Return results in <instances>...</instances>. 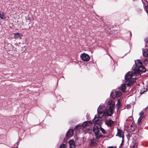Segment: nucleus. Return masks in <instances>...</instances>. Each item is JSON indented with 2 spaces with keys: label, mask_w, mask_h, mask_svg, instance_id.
I'll return each mask as SVG.
<instances>
[{
  "label": "nucleus",
  "mask_w": 148,
  "mask_h": 148,
  "mask_svg": "<svg viewBox=\"0 0 148 148\" xmlns=\"http://www.w3.org/2000/svg\"><path fill=\"white\" fill-rule=\"evenodd\" d=\"M14 38L15 39H21L23 36L22 34L19 33H14Z\"/></svg>",
  "instance_id": "8"
},
{
  "label": "nucleus",
  "mask_w": 148,
  "mask_h": 148,
  "mask_svg": "<svg viewBox=\"0 0 148 148\" xmlns=\"http://www.w3.org/2000/svg\"><path fill=\"white\" fill-rule=\"evenodd\" d=\"M136 66L134 65L132 68V70H134V72L133 73V76L134 75V73H139L138 69H136V66L139 68H142V64L140 60H138L135 62Z\"/></svg>",
  "instance_id": "2"
},
{
  "label": "nucleus",
  "mask_w": 148,
  "mask_h": 148,
  "mask_svg": "<svg viewBox=\"0 0 148 148\" xmlns=\"http://www.w3.org/2000/svg\"><path fill=\"white\" fill-rule=\"evenodd\" d=\"M110 96L113 98H116V92L114 90H112L110 94Z\"/></svg>",
  "instance_id": "17"
},
{
  "label": "nucleus",
  "mask_w": 148,
  "mask_h": 148,
  "mask_svg": "<svg viewBox=\"0 0 148 148\" xmlns=\"http://www.w3.org/2000/svg\"><path fill=\"white\" fill-rule=\"evenodd\" d=\"M128 135H127V137H128Z\"/></svg>",
  "instance_id": "37"
},
{
  "label": "nucleus",
  "mask_w": 148,
  "mask_h": 148,
  "mask_svg": "<svg viewBox=\"0 0 148 148\" xmlns=\"http://www.w3.org/2000/svg\"><path fill=\"white\" fill-rule=\"evenodd\" d=\"M143 55L145 57H148V50L147 49H143Z\"/></svg>",
  "instance_id": "18"
},
{
  "label": "nucleus",
  "mask_w": 148,
  "mask_h": 148,
  "mask_svg": "<svg viewBox=\"0 0 148 148\" xmlns=\"http://www.w3.org/2000/svg\"><path fill=\"white\" fill-rule=\"evenodd\" d=\"M123 143H121V144L120 145V147H121V146H122V145H123Z\"/></svg>",
  "instance_id": "34"
},
{
  "label": "nucleus",
  "mask_w": 148,
  "mask_h": 148,
  "mask_svg": "<svg viewBox=\"0 0 148 148\" xmlns=\"http://www.w3.org/2000/svg\"><path fill=\"white\" fill-rule=\"evenodd\" d=\"M7 47H10V48H8V49H9V50H12V45L11 44H10V43L8 44L7 45Z\"/></svg>",
  "instance_id": "21"
},
{
  "label": "nucleus",
  "mask_w": 148,
  "mask_h": 148,
  "mask_svg": "<svg viewBox=\"0 0 148 148\" xmlns=\"http://www.w3.org/2000/svg\"><path fill=\"white\" fill-rule=\"evenodd\" d=\"M114 104V103L113 102V101L112 100L110 99L108 101L107 103V105H108L110 106L112 104Z\"/></svg>",
  "instance_id": "20"
},
{
  "label": "nucleus",
  "mask_w": 148,
  "mask_h": 148,
  "mask_svg": "<svg viewBox=\"0 0 148 148\" xmlns=\"http://www.w3.org/2000/svg\"><path fill=\"white\" fill-rule=\"evenodd\" d=\"M124 142V137H123V138H122V140L121 143H123Z\"/></svg>",
  "instance_id": "33"
},
{
  "label": "nucleus",
  "mask_w": 148,
  "mask_h": 148,
  "mask_svg": "<svg viewBox=\"0 0 148 148\" xmlns=\"http://www.w3.org/2000/svg\"><path fill=\"white\" fill-rule=\"evenodd\" d=\"M145 41L146 44L145 46L148 47V37H147L145 39Z\"/></svg>",
  "instance_id": "24"
},
{
  "label": "nucleus",
  "mask_w": 148,
  "mask_h": 148,
  "mask_svg": "<svg viewBox=\"0 0 148 148\" xmlns=\"http://www.w3.org/2000/svg\"><path fill=\"white\" fill-rule=\"evenodd\" d=\"M91 124V123L89 121H87L84 122L82 126L83 127H86L90 126Z\"/></svg>",
  "instance_id": "14"
},
{
  "label": "nucleus",
  "mask_w": 148,
  "mask_h": 148,
  "mask_svg": "<svg viewBox=\"0 0 148 148\" xmlns=\"http://www.w3.org/2000/svg\"><path fill=\"white\" fill-rule=\"evenodd\" d=\"M128 137H129V135H128Z\"/></svg>",
  "instance_id": "36"
},
{
  "label": "nucleus",
  "mask_w": 148,
  "mask_h": 148,
  "mask_svg": "<svg viewBox=\"0 0 148 148\" xmlns=\"http://www.w3.org/2000/svg\"><path fill=\"white\" fill-rule=\"evenodd\" d=\"M80 57L82 60L84 61H88L90 59L89 56L88 54L85 53L81 54Z\"/></svg>",
  "instance_id": "5"
},
{
  "label": "nucleus",
  "mask_w": 148,
  "mask_h": 148,
  "mask_svg": "<svg viewBox=\"0 0 148 148\" xmlns=\"http://www.w3.org/2000/svg\"><path fill=\"white\" fill-rule=\"evenodd\" d=\"M106 108L103 105H100L97 110L98 116L100 118L102 117L105 113Z\"/></svg>",
  "instance_id": "3"
},
{
  "label": "nucleus",
  "mask_w": 148,
  "mask_h": 148,
  "mask_svg": "<svg viewBox=\"0 0 148 148\" xmlns=\"http://www.w3.org/2000/svg\"><path fill=\"white\" fill-rule=\"evenodd\" d=\"M115 107V104H112L109 106V108L107 110L106 113L108 116H111L113 114L114 109Z\"/></svg>",
  "instance_id": "4"
},
{
  "label": "nucleus",
  "mask_w": 148,
  "mask_h": 148,
  "mask_svg": "<svg viewBox=\"0 0 148 148\" xmlns=\"http://www.w3.org/2000/svg\"><path fill=\"white\" fill-rule=\"evenodd\" d=\"M100 129L103 134H105L106 133V131L102 128L100 127Z\"/></svg>",
  "instance_id": "26"
},
{
  "label": "nucleus",
  "mask_w": 148,
  "mask_h": 148,
  "mask_svg": "<svg viewBox=\"0 0 148 148\" xmlns=\"http://www.w3.org/2000/svg\"><path fill=\"white\" fill-rule=\"evenodd\" d=\"M145 10L146 12L148 14V5H147L145 8Z\"/></svg>",
  "instance_id": "28"
},
{
  "label": "nucleus",
  "mask_w": 148,
  "mask_h": 148,
  "mask_svg": "<svg viewBox=\"0 0 148 148\" xmlns=\"http://www.w3.org/2000/svg\"><path fill=\"white\" fill-rule=\"evenodd\" d=\"M137 146H138L137 143H135L134 145L133 146V148H136Z\"/></svg>",
  "instance_id": "29"
},
{
  "label": "nucleus",
  "mask_w": 148,
  "mask_h": 148,
  "mask_svg": "<svg viewBox=\"0 0 148 148\" xmlns=\"http://www.w3.org/2000/svg\"><path fill=\"white\" fill-rule=\"evenodd\" d=\"M105 124L108 126L111 127L114 124V121L111 120H107L106 121Z\"/></svg>",
  "instance_id": "9"
},
{
  "label": "nucleus",
  "mask_w": 148,
  "mask_h": 148,
  "mask_svg": "<svg viewBox=\"0 0 148 148\" xmlns=\"http://www.w3.org/2000/svg\"><path fill=\"white\" fill-rule=\"evenodd\" d=\"M26 20H29V21H30V19L29 18H28L26 19Z\"/></svg>",
  "instance_id": "35"
},
{
  "label": "nucleus",
  "mask_w": 148,
  "mask_h": 148,
  "mask_svg": "<svg viewBox=\"0 0 148 148\" xmlns=\"http://www.w3.org/2000/svg\"><path fill=\"white\" fill-rule=\"evenodd\" d=\"M144 113L143 111H141L139 113L140 116H143Z\"/></svg>",
  "instance_id": "27"
},
{
  "label": "nucleus",
  "mask_w": 148,
  "mask_h": 148,
  "mask_svg": "<svg viewBox=\"0 0 148 148\" xmlns=\"http://www.w3.org/2000/svg\"><path fill=\"white\" fill-rule=\"evenodd\" d=\"M116 97H120L122 95V93L120 91L116 92Z\"/></svg>",
  "instance_id": "23"
},
{
  "label": "nucleus",
  "mask_w": 148,
  "mask_h": 148,
  "mask_svg": "<svg viewBox=\"0 0 148 148\" xmlns=\"http://www.w3.org/2000/svg\"><path fill=\"white\" fill-rule=\"evenodd\" d=\"M144 63H148V61L147 60H145L144 61Z\"/></svg>",
  "instance_id": "32"
},
{
  "label": "nucleus",
  "mask_w": 148,
  "mask_h": 148,
  "mask_svg": "<svg viewBox=\"0 0 148 148\" xmlns=\"http://www.w3.org/2000/svg\"><path fill=\"white\" fill-rule=\"evenodd\" d=\"M118 103L116 104V107L117 108H119L120 106L121 103L120 102V100L119 99H118L117 100Z\"/></svg>",
  "instance_id": "19"
},
{
  "label": "nucleus",
  "mask_w": 148,
  "mask_h": 148,
  "mask_svg": "<svg viewBox=\"0 0 148 148\" xmlns=\"http://www.w3.org/2000/svg\"><path fill=\"white\" fill-rule=\"evenodd\" d=\"M93 131L95 135V134L100 132L99 127L96 125H95L93 127Z\"/></svg>",
  "instance_id": "12"
},
{
  "label": "nucleus",
  "mask_w": 148,
  "mask_h": 148,
  "mask_svg": "<svg viewBox=\"0 0 148 148\" xmlns=\"http://www.w3.org/2000/svg\"><path fill=\"white\" fill-rule=\"evenodd\" d=\"M73 134V130L72 129H70L66 134V136L68 137H70L72 136Z\"/></svg>",
  "instance_id": "13"
},
{
  "label": "nucleus",
  "mask_w": 148,
  "mask_h": 148,
  "mask_svg": "<svg viewBox=\"0 0 148 148\" xmlns=\"http://www.w3.org/2000/svg\"><path fill=\"white\" fill-rule=\"evenodd\" d=\"M143 118V116H140L138 120V123L139 124L140 123L141 120Z\"/></svg>",
  "instance_id": "22"
},
{
  "label": "nucleus",
  "mask_w": 148,
  "mask_h": 148,
  "mask_svg": "<svg viewBox=\"0 0 148 148\" xmlns=\"http://www.w3.org/2000/svg\"><path fill=\"white\" fill-rule=\"evenodd\" d=\"M97 145L96 140L95 139L91 140L89 142V145L91 147H95L97 146Z\"/></svg>",
  "instance_id": "7"
},
{
  "label": "nucleus",
  "mask_w": 148,
  "mask_h": 148,
  "mask_svg": "<svg viewBox=\"0 0 148 148\" xmlns=\"http://www.w3.org/2000/svg\"><path fill=\"white\" fill-rule=\"evenodd\" d=\"M81 127L80 126H79V125H77L75 127V129H78L79 128H80Z\"/></svg>",
  "instance_id": "30"
},
{
  "label": "nucleus",
  "mask_w": 148,
  "mask_h": 148,
  "mask_svg": "<svg viewBox=\"0 0 148 148\" xmlns=\"http://www.w3.org/2000/svg\"><path fill=\"white\" fill-rule=\"evenodd\" d=\"M66 148V145L64 144H61L60 146V148Z\"/></svg>",
  "instance_id": "25"
},
{
  "label": "nucleus",
  "mask_w": 148,
  "mask_h": 148,
  "mask_svg": "<svg viewBox=\"0 0 148 148\" xmlns=\"http://www.w3.org/2000/svg\"><path fill=\"white\" fill-rule=\"evenodd\" d=\"M117 132L116 136H118L119 137L123 138L124 137V133L123 131L121 129L117 128Z\"/></svg>",
  "instance_id": "6"
},
{
  "label": "nucleus",
  "mask_w": 148,
  "mask_h": 148,
  "mask_svg": "<svg viewBox=\"0 0 148 148\" xmlns=\"http://www.w3.org/2000/svg\"><path fill=\"white\" fill-rule=\"evenodd\" d=\"M69 143L70 145V148H75V143L73 140H70L69 142Z\"/></svg>",
  "instance_id": "10"
},
{
  "label": "nucleus",
  "mask_w": 148,
  "mask_h": 148,
  "mask_svg": "<svg viewBox=\"0 0 148 148\" xmlns=\"http://www.w3.org/2000/svg\"><path fill=\"white\" fill-rule=\"evenodd\" d=\"M92 121L95 124H99L101 122V121L99 119L98 117L95 116L93 119Z\"/></svg>",
  "instance_id": "11"
},
{
  "label": "nucleus",
  "mask_w": 148,
  "mask_h": 148,
  "mask_svg": "<svg viewBox=\"0 0 148 148\" xmlns=\"http://www.w3.org/2000/svg\"><path fill=\"white\" fill-rule=\"evenodd\" d=\"M0 18L2 19L5 20L6 18V16L3 12H0Z\"/></svg>",
  "instance_id": "16"
},
{
  "label": "nucleus",
  "mask_w": 148,
  "mask_h": 148,
  "mask_svg": "<svg viewBox=\"0 0 148 148\" xmlns=\"http://www.w3.org/2000/svg\"><path fill=\"white\" fill-rule=\"evenodd\" d=\"M103 136V135L101 134L100 132H98L96 134H95V135L96 138L97 139H99L100 138L102 137Z\"/></svg>",
  "instance_id": "15"
},
{
  "label": "nucleus",
  "mask_w": 148,
  "mask_h": 148,
  "mask_svg": "<svg viewBox=\"0 0 148 148\" xmlns=\"http://www.w3.org/2000/svg\"><path fill=\"white\" fill-rule=\"evenodd\" d=\"M107 148H116V147H113V146H110L108 147Z\"/></svg>",
  "instance_id": "31"
},
{
  "label": "nucleus",
  "mask_w": 148,
  "mask_h": 148,
  "mask_svg": "<svg viewBox=\"0 0 148 148\" xmlns=\"http://www.w3.org/2000/svg\"><path fill=\"white\" fill-rule=\"evenodd\" d=\"M133 73L129 72L125 75V83L122 84L121 88H119L123 92H126V87L125 85H127V86H130L132 85L135 82L136 78L133 77Z\"/></svg>",
  "instance_id": "1"
}]
</instances>
